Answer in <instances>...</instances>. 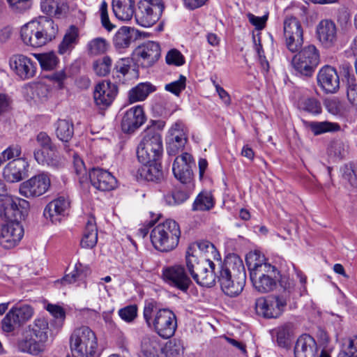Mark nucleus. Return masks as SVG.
Listing matches in <instances>:
<instances>
[{
    "mask_svg": "<svg viewBox=\"0 0 357 357\" xmlns=\"http://www.w3.org/2000/svg\"><path fill=\"white\" fill-rule=\"evenodd\" d=\"M264 261V257L258 251L251 252L246 257L252 286L261 294L273 291L283 278L275 266Z\"/></svg>",
    "mask_w": 357,
    "mask_h": 357,
    "instance_id": "f257e3e1",
    "label": "nucleus"
},
{
    "mask_svg": "<svg viewBox=\"0 0 357 357\" xmlns=\"http://www.w3.org/2000/svg\"><path fill=\"white\" fill-rule=\"evenodd\" d=\"M246 273L243 261L236 255L227 257L220 266L218 282L227 296L239 295L245 284Z\"/></svg>",
    "mask_w": 357,
    "mask_h": 357,
    "instance_id": "f03ea898",
    "label": "nucleus"
},
{
    "mask_svg": "<svg viewBox=\"0 0 357 357\" xmlns=\"http://www.w3.org/2000/svg\"><path fill=\"white\" fill-rule=\"evenodd\" d=\"M195 245L188 248L185 253V264L192 278L199 286L211 287L215 284L219 275L220 266L210 259H199L195 254Z\"/></svg>",
    "mask_w": 357,
    "mask_h": 357,
    "instance_id": "7ed1b4c3",
    "label": "nucleus"
},
{
    "mask_svg": "<svg viewBox=\"0 0 357 357\" xmlns=\"http://www.w3.org/2000/svg\"><path fill=\"white\" fill-rule=\"evenodd\" d=\"M143 315L148 327L161 337L168 339L174 335L177 320L172 310L167 308L155 310L154 305L150 303L145 305Z\"/></svg>",
    "mask_w": 357,
    "mask_h": 357,
    "instance_id": "20e7f679",
    "label": "nucleus"
},
{
    "mask_svg": "<svg viewBox=\"0 0 357 357\" xmlns=\"http://www.w3.org/2000/svg\"><path fill=\"white\" fill-rule=\"evenodd\" d=\"M49 324L45 318L35 319L28 326L24 337L18 342V349L24 353L37 355L44 349V343L48 339Z\"/></svg>",
    "mask_w": 357,
    "mask_h": 357,
    "instance_id": "39448f33",
    "label": "nucleus"
},
{
    "mask_svg": "<svg viewBox=\"0 0 357 357\" xmlns=\"http://www.w3.org/2000/svg\"><path fill=\"white\" fill-rule=\"evenodd\" d=\"M69 343L72 354L77 357H99L100 355L96 335L89 326L75 328L70 336Z\"/></svg>",
    "mask_w": 357,
    "mask_h": 357,
    "instance_id": "423d86ee",
    "label": "nucleus"
},
{
    "mask_svg": "<svg viewBox=\"0 0 357 357\" xmlns=\"http://www.w3.org/2000/svg\"><path fill=\"white\" fill-rule=\"evenodd\" d=\"M180 237V226L172 219H167L157 225L150 234L153 247L161 252H169L175 249Z\"/></svg>",
    "mask_w": 357,
    "mask_h": 357,
    "instance_id": "0eeeda50",
    "label": "nucleus"
},
{
    "mask_svg": "<svg viewBox=\"0 0 357 357\" xmlns=\"http://www.w3.org/2000/svg\"><path fill=\"white\" fill-rule=\"evenodd\" d=\"M162 153L163 145L161 134H158L151 129H146L137 149L139 161L142 164L158 162Z\"/></svg>",
    "mask_w": 357,
    "mask_h": 357,
    "instance_id": "6e6552de",
    "label": "nucleus"
},
{
    "mask_svg": "<svg viewBox=\"0 0 357 357\" xmlns=\"http://www.w3.org/2000/svg\"><path fill=\"white\" fill-rule=\"evenodd\" d=\"M165 8L164 0H140L135 10L136 22L144 27H150L161 17Z\"/></svg>",
    "mask_w": 357,
    "mask_h": 357,
    "instance_id": "1a4fd4ad",
    "label": "nucleus"
},
{
    "mask_svg": "<svg viewBox=\"0 0 357 357\" xmlns=\"http://www.w3.org/2000/svg\"><path fill=\"white\" fill-rule=\"evenodd\" d=\"M320 61L319 52L314 45H307L294 56L291 64L301 75L311 77Z\"/></svg>",
    "mask_w": 357,
    "mask_h": 357,
    "instance_id": "9d476101",
    "label": "nucleus"
},
{
    "mask_svg": "<svg viewBox=\"0 0 357 357\" xmlns=\"http://www.w3.org/2000/svg\"><path fill=\"white\" fill-rule=\"evenodd\" d=\"M33 314V307L28 304L17 303L6 314L1 321L6 332H12L15 328L28 321Z\"/></svg>",
    "mask_w": 357,
    "mask_h": 357,
    "instance_id": "9b49d317",
    "label": "nucleus"
},
{
    "mask_svg": "<svg viewBox=\"0 0 357 357\" xmlns=\"http://www.w3.org/2000/svg\"><path fill=\"white\" fill-rule=\"evenodd\" d=\"M164 280L171 287L183 292H187L192 284V280L183 266L176 264L163 268Z\"/></svg>",
    "mask_w": 357,
    "mask_h": 357,
    "instance_id": "f8f14e48",
    "label": "nucleus"
},
{
    "mask_svg": "<svg viewBox=\"0 0 357 357\" xmlns=\"http://www.w3.org/2000/svg\"><path fill=\"white\" fill-rule=\"evenodd\" d=\"M50 186V179L45 173L32 176L29 180L21 183L20 193L26 197H36L45 194Z\"/></svg>",
    "mask_w": 357,
    "mask_h": 357,
    "instance_id": "ddd939ff",
    "label": "nucleus"
},
{
    "mask_svg": "<svg viewBox=\"0 0 357 357\" xmlns=\"http://www.w3.org/2000/svg\"><path fill=\"white\" fill-rule=\"evenodd\" d=\"M161 54L160 45L153 41H148L138 46L134 52L135 59L142 68L153 66Z\"/></svg>",
    "mask_w": 357,
    "mask_h": 357,
    "instance_id": "4468645a",
    "label": "nucleus"
},
{
    "mask_svg": "<svg viewBox=\"0 0 357 357\" xmlns=\"http://www.w3.org/2000/svg\"><path fill=\"white\" fill-rule=\"evenodd\" d=\"M24 236V229L17 221L10 222L0 227V244L6 249L16 246Z\"/></svg>",
    "mask_w": 357,
    "mask_h": 357,
    "instance_id": "2eb2a0df",
    "label": "nucleus"
},
{
    "mask_svg": "<svg viewBox=\"0 0 357 357\" xmlns=\"http://www.w3.org/2000/svg\"><path fill=\"white\" fill-rule=\"evenodd\" d=\"M3 202L5 214L13 218V221L20 222L24 220L29 211V202L24 199L13 197L7 194Z\"/></svg>",
    "mask_w": 357,
    "mask_h": 357,
    "instance_id": "dca6fc26",
    "label": "nucleus"
},
{
    "mask_svg": "<svg viewBox=\"0 0 357 357\" xmlns=\"http://www.w3.org/2000/svg\"><path fill=\"white\" fill-rule=\"evenodd\" d=\"M10 68L22 79L33 78L37 70L36 63L23 54H14L9 59Z\"/></svg>",
    "mask_w": 357,
    "mask_h": 357,
    "instance_id": "f3484780",
    "label": "nucleus"
},
{
    "mask_svg": "<svg viewBox=\"0 0 357 357\" xmlns=\"http://www.w3.org/2000/svg\"><path fill=\"white\" fill-rule=\"evenodd\" d=\"M317 79L318 85L326 93H335L340 89L337 72L330 66H325L319 70Z\"/></svg>",
    "mask_w": 357,
    "mask_h": 357,
    "instance_id": "a211bd4d",
    "label": "nucleus"
},
{
    "mask_svg": "<svg viewBox=\"0 0 357 357\" xmlns=\"http://www.w3.org/2000/svg\"><path fill=\"white\" fill-rule=\"evenodd\" d=\"M118 93L116 84L110 80L99 83L94 91V100L100 108L105 109L109 106Z\"/></svg>",
    "mask_w": 357,
    "mask_h": 357,
    "instance_id": "6ab92c4d",
    "label": "nucleus"
},
{
    "mask_svg": "<svg viewBox=\"0 0 357 357\" xmlns=\"http://www.w3.org/2000/svg\"><path fill=\"white\" fill-rule=\"evenodd\" d=\"M145 120L142 107H132L123 114L121 123V129L125 133H132L144 123Z\"/></svg>",
    "mask_w": 357,
    "mask_h": 357,
    "instance_id": "aec40b11",
    "label": "nucleus"
},
{
    "mask_svg": "<svg viewBox=\"0 0 357 357\" xmlns=\"http://www.w3.org/2000/svg\"><path fill=\"white\" fill-rule=\"evenodd\" d=\"M167 142V151L169 155H176L182 151L186 142L187 137L181 122H176L169 130Z\"/></svg>",
    "mask_w": 357,
    "mask_h": 357,
    "instance_id": "412c9836",
    "label": "nucleus"
},
{
    "mask_svg": "<svg viewBox=\"0 0 357 357\" xmlns=\"http://www.w3.org/2000/svg\"><path fill=\"white\" fill-rule=\"evenodd\" d=\"M138 72L130 58L119 59L114 65L112 79L115 84H124L137 77Z\"/></svg>",
    "mask_w": 357,
    "mask_h": 357,
    "instance_id": "4be33fe9",
    "label": "nucleus"
},
{
    "mask_svg": "<svg viewBox=\"0 0 357 357\" xmlns=\"http://www.w3.org/2000/svg\"><path fill=\"white\" fill-rule=\"evenodd\" d=\"M318 347L315 340L307 334L301 335L294 347L295 357H316ZM319 357H330L329 354L322 351Z\"/></svg>",
    "mask_w": 357,
    "mask_h": 357,
    "instance_id": "5701e85b",
    "label": "nucleus"
},
{
    "mask_svg": "<svg viewBox=\"0 0 357 357\" xmlns=\"http://www.w3.org/2000/svg\"><path fill=\"white\" fill-rule=\"evenodd\" d=\"M91 185L101 191L114 190L116 185V178L108 171L101 168H93L89 174Z\"/></svg>",
    "mask_w": 357,
    "mask_h": 357,
    "instance_id": "b1692460",
    "label": "nucleus"
},
{
    "mask_svg": "<svg viewBox=\"0 0 357 357\" xmlns=\"http://www.w3.org/2000/svg\"><path fill=\"white\" fill-rule=\"evenodd\" d=\"M70 201L63 196L50 202L45 208L43 215L52 223L60 222L62 217L68 215Z\"/></svg>",
    "mask_w": 357,
    "mask_h": 357,
    "instance_id": "393cba45",
    "label": "nucleus"
},
{
    "mask_svg": "<svg viewBox=\"0 0 357 357\" xmlns=\"http://www.w3.org/2000/svg\"><path fill=\"white\" fill-rule=\"evenodd\" d=\"M192 162V157L188 153H183L175 158L172 171L175 178L182 183H185L190 180L192 176L191 165Z\"/></svg>",
    "mask_w": 357,
    "mask_h": 357,
    "instance_id": "a878e982",
    "label": "nucleus"
},
{
    "mask_svg": "<svg viewBox=\"0 0 357 357\" xmlns=\"http://www.w3.org/2000/svg\"><path fill=\"white\" fill-rule=\"evenodd\" d=\"M28 167L26 160L21 158L14 159L3 168V178L10 183L20 181L26 176Z\"/></svg>",
    "mask_w": 357,
    "mask_h": 357,
    "instance_id": "bb28decb",
    "label": "nucleus"
},
{
    "mask_svg": "<svg viewBox=\"0 0 357 357\" xmlns=\"http://www.w3.org/2000/svg\"><path fill=\"white\" fill-rule=\"evenodd\" d=\"M255 310L257 314L267 319L277 318L284 311L273 296L266 298L261 297L257 299Z\"/></svg>",
    "mask_w": 357,
    "mask_h": 357,
    "instance_id": "cd10ccee",
    "label": "nucleus"
},
{
    "mask_svg": "<svg viewBox=\"0 0 357 357\" xmlns=\"http://www.w3.org/2000/svg\"><path fill=\"white\" fill-rule=\"evenodd\" d=\"M20 36L23 43L33 47H40L45 44L33 20L22 26Z\"/></svg>",
    "mask_w": 357,
    "mask_h": 357,
    "instance_id": "c85d7f7f",
    "label": "nucleus"
},
{
    "mask_svg": "<svg viewBox=\"0 0 357 357\" xmlns=\"http://www.w3.org/2000/svg\"><path fill=\"white\" fill-rule=\"evenodd\" d=\"M112 6L114 15L121 21H129L135 17V0H112Z\"/></svg>",
    "mask_w": 357,
    "mask_h": 357,
    "instance_id": "c756f323",
    "label": "nucleus"
},
{
    "mask_svg": "<svg viewBox=\"0 0 357 357\" xmlns=\"http://www.w3.org/2000/svg\"><path fill=\"white\" fill-rule=\"evenodd\" d=\"M33 22L45 40V44L56 38L58 33V26L51 18L46 16H40L37 20H33Z\"/></svg>",
    "mask_w": 357,
    "mask_h": 357,
    "instance_id": "7c9ffc66",
    "label": "nucleus"
},
{
    "mask_svg": "<svg viewBox=\"0 0 357 357\" xmlns=\"http://www.w3.org/2000/svg\"><path fill=\"white\" fill-rule=\"evenodd\" d=\"M319 40L326 47L331 46L336 40V26L328 20H321L317 27Z\"/></svg>",
    "mask_w": 357,
    "mask_h": 357,
    "instance_id": "2f4dec72",
    "label": "nucleus"
},
{
    "mask_svg": "<svg viewBox=\"0 0 357 357\" xmlns=\"http://www.w3.org/2000/svg\"><path fill=\"white\" fill-rule=\"evenodd\" d=\"M33 156L37 162L52 168H59L62 165L57 146L54 150H34Z\"/></svg>",
    "mask_w": 357,
    "mask_h": 357,
    "instance_id": "473e14b6",
    "label": "nucleus"
},
{
    "mask_svg": "<svg viewBox=\"0 0 357 357\" xmlns=\"http://www.w3.org/2000/svg\"><path fill=\"white\" fill-rule=\"evenodd\" d=\"M137 176L148 181L160 182L163 179L160 163L152 162L143 164L137 170Z\"/></svg>",
    "mask_w": 357,
    "mask_h": 357,
    "instance_id": "72a5a7b5",
    "label": "nucleus"
},
{
    "mask_svg": "<svg viewBox=\"0 0 357 357\" xmlns=\"http://www.w3.org/2000/svg\"><path fill=\"white\" fill-rule=\"evenodd\" d=\"M141 351L146 357H160L163 347L155 335H145L141 342Z\"/></svg>",
    "mask_w": 357,
    "mask_h": 357,
    "instance_id": "f704fd0d",
    "label": "nucleus"
},
{
    "mask_svg": "<svg viewBox=\"0 0 357 357\" xmlns=\"http://www.w3.org/2000/svg\"><path fill=\"white\" fill-rule=\"evenodd\" d=\"M55 133L57 138L64 142V149L66 152H69L70 149L67 143L72 139L74 135L73 123L66 119H59L55 123Z\"/></svg>",
    "mask_w": 357,
    "mask_h": 357,
    "instance_id": "c9c22d12",
    "label": "nucleus"
},
{
    "mask_svg": "<svg viewBox=\"0 0 357 357\" xmlns=\"http://www.w3.org/2000/svg\"><path fill=\"white\" fill-rule=\"evenodd\" d=\"M280 285L282 288V290L275 296H273L277 303L279 304L283 310L287 305V302L289 301L294 293V282L292 280L283 276L280 280Z\"/></svg>",
    "mask_w": 357,
    "mask_h": 357,
    "instance_id": "e433bc0d",
    "label": "nucleus"
},
{
    "mask_svg": "<svg viewBox=\"0 0 357 357\" xmlns=\"http://www.w3.org/2000/svg\"><path fill=\"white\" fill-rule=\"evenodd\" d=\"M303 126L309 128L314 135H319L328 132H335L340 130V126L337 123L329 121H302Z\"/></svg>",
    "mask_w": 357,
    "mask_h": 357,
    "instance_id": "4c0bfd02",
    "label": "nucleus"
},
{
    "mask_svg": "<svg viewBox=\"0 0 357 357\" xmlns=\"http://www.w3.org/2000/svg\"><path fill=\"white\" fill-rule=\"evenodd\" d=\"M41 9L47 15L60 17L68 9L66 0H41Z\"/></svg>",
    "mask_w": 357,
    "mask_h": 357,
    "instance_id": "58836bf2",
    "label": "nucleus"
},
{
    "mask_svg": "<svg viewBox=\"0 0 357 357\" xmlns=\"http://www.w3.org/2000/svg\"><path fill=\"white\" fill-rule=\"evenodd\" d=\"M98 230L93 218H90L86 225L81 246L84 248H93L97 243Z\"/></svg>",
    "mask_w": 357,
    "mask_h": 357,
    "instance_id": "ea45409f",
    "label": "nucleus"
},
{
    "mask_svg": "<svg viewBox=\"0 0 357 357\" xmlns=\"http://www.w3.org/2000/svg\"><path fill=\"white\" fill-rule=\"evenodd\" d=\"M78 29L75 26H70L64 35L62 42L59 45V52L63 54L71 51L78 43Z\"/></svg>",
    "mask_w": 357,
    "mask_h": 357,
    "instance_id": "a19ab883",
    "label": "nucleus"
},
{
    "mask_svg": "<svg viewBox=\"0 0 357 357\" xmlns=\"http://www.w3.org/2000/svg\"><path fill=\"white\" fill-rule=\"evenodd\" d=\"M284 37H303V31L300 21L293 16L287 17L284 21Z\"/></svg>",
    "mask_w": 357,
    "mask_h": 357,
    "instance_id": "79ce46f5",
    "label": "nucleus"
},
{
    "mask_svg": "<svg viewBox=\"0 0 357 357\" xmlns=\"http://www.w3.org/2000/svg\"><path fill=\"white\" fill-rule=\"evenodd\" d=\"M132 31L133 29L128 26L120 28L114 37V47L118 50L128 47L132 39Z\"/></svg>",
    "mask_w": 357,
    "mask_h": 357,
    "instance_id": "37998d69",
    "label": "nucleus"
},
{
    "mask_svg": "<svg viewBox=\"0 0 357 357\" xmlns=\"http://www.w3.org/2000/svg\"><path fill=\"white\" fill-rule=\"evenodd\" d=\"M154 90V87L151 84H139L129 91V100L130 102L144 100Z\"/></svg>",
    "mask_w": 357,
    "mask_h": 357,
    "instance_id": "c03bdc74",
    "label": "nucleus"
},
{
    "mask_svg": "<svg viewBox=\"0 0 357 357\" xmlns=\"http://www.w3.org/2000/svg\"><path fill=\"white\" fill-rule=\"evenodd\" d=\"M108 47V42L100 37L92 39L87 44L88 53L92 56H98L105 53Z\"/></svg>",
    "mask_w": 357,
    "mask_h": 357,
    "instance_id": "a18cd8bd",
    "label": "nucleus"
},
{
    "mask_svg": "<svg viewBox=\"0 0 357 357\" xmlns=\"http://www.w3.org/2000/svg\"><path fill=\"white\" fill-rule=\"evenodd\" d=\"M212 195L207 192H202L197 197L192 205L193 211H208L213 206Z\"/></svg>",
    "mask_w": 357,
    "mask_h": 357,
    "instance_id": "49530a36",
    "label": "nucleus"
},
{
    "mask_svg": "<svg viewBox=\"0 0 357 357\" xmlns=\"http://www.w3.org/2000/svg\"><path fill=\"white\" fill-rule=\"evenodd\" d=\"M34 56L38 61L40 67L44 70H52L56 68L59 59L53 52L35 54Z\"/></svg>",
    "mask_w": 357,
    "mask_h": 357,
    "instance_id": "de8ad7c7",
    "label": "nucleus"
},
{
    "mask_svg": "<svg viewBox=\"0 0 357 357\" xmlns=\"http://www.w3.org/2000/svg\"><path fill=\"white\" fill-rule=\"evenodd\" d=\"M300 108L312 115H318L322 112L320 101L315 98H307L300 101Z\"/></svg>",
    "mask_w": 357,
    "mask_h": 357,
    "instance_id": "09e8293b",
    "label": "nucleus"
},
{
    "mask_svg": "<svg viewBox=\"0 0 357 357\" xmlns=\"http://www.w3.org/2000/svg\"><path fill=\"white\" fill-rule=\"evenodd\" d=\"M112 66V59L108 56H105L93 62V68L97 75L105 77L110 73Z\"/></svg>",
    "mask_w": 357,
    "mask_h": 357,
    "instance_id": "8fccbe9b",
    "label": "nucleus"
},
{
    "mask_svg": "<svg viewBox=\"0 0 357 357\" xmlns=\"http://www.w3.org/2000/svg\"><path fill=\"white\" fill-rule=\"evenodd\" d=\"M189 192L185 189L176 188L172 193L165 196V202L169 205L180 204L187 200Z\"/></svg>",
    "mask_w": 357,
    "mask_h": 357,
    "instance_id": "3c124183",
    "label": "nucleus"
},
{
    "mask_svg": "<svg viewBox=\"0 0 357 357\" xmlns=\"http://www.w3.org/2000/svg\"><path fill=\"white\" fill-rule=\"evenodd\" d=\"M347 146L341 140H335L331 142L328 152L331 156L337 159H342L347 153Z\"/></svg>",
    "mask_w": 357,
    "mask_h": 357,
    "instance_id": "603ef678",
    "label": "nucleus"
},
{
    "mask_svg": "<svg viewBox=\"0 0 357 357\" xmlns=\"http://www.w3.org/2000/svg\"><path fill=\"white\" fill-rule=\"evenodd\" d=\"M36 142L38 146L35 150H50L52 151L56 145L53 142L51 137L47 132L41 131L36 136Z\"/></svg>",
    "mask_w": 357,
    "mask_h": 357,
    "instance_id": "864d4df0",
    "label": "nucleus"
},
{
    "mask_svg": "<svg viewBox=\"0 0 357 357\" xmlns=\"http://www.w3.org/2000/svg\"><path fill=\"white\" fill-rule=\"evenodd\" d=\"M342 177L351 185L357 188V166L353 164L344 165L342 168Z\"/></svg>",
    "mask_w": 357,
    "mask_h": 357,
    "instance_id": "5fc2aeb1",
    "label": "nucleus"
},
{
    "mask_svg": "<svg viewBox=\"0 0 357 357\" xmlns=\"http://www.w3.org/2000/svg\"><path fill=\"white\" fill-rule=\"evenodd\" d=\"M32 98L35 100H44L47 98L49 89L43 83H35L30 86Z\"/></svg>",
    "mask_w": 357,
    "mask_h": 357,
    "instance_id": "6e6d98bb",
    "label": "nucleus"
},
{
    "mask_svg": "<svg viewBox=\"0 0 357 357\" xmlns=\"http://www.w3.org/2000/svg\"><path fill=\"white\" fill-rule=\"evenodd\" d=\"M119 317L126 322L133 321L137 316V306L136 305H127L119 310Z\"/></svg>",
    "mask_w": 357,
    "mask_h": 357,
    "instance_id": "4d7b16f0",
    "label": "nucleus"
},
{
    "mask_svg": "<svg viewBox=\"0 0 357 357\" xmlns=\"http://www.w3.org/2000/svg\"><path fill=\"white\" fill-rule=\"evenodd\" d=\"M165 60L168 65L176 66H181L185 63L184 56L176 49H172L167 52Z\"/></svg>",
    "mask_w": 357,
    "mask_h": 357,
    "instance_id": "13d9d810",
    "label": "nucleus"
},
{
    "mask_svg": "<svg viewBox=\"0 0 357 357\" xmlns=\"http://www.w3.org/2000/svg\"><path fill=\"white\" fill-rule=\"evenodd\" d=\"M277 342L278 344L281 347H286L289 344V327L288 325H284L278 328L275 330Z\"/></svg>",
    "mask_w": 357,
    "mask_h": 357,
    "instance_id": "bf43d9fd",
    "label": "nucleus"
},
{
    "mask_svg": "<svg viewBox=\"0 0 357 357\" xmlns=\"http://www.w3.org/2000/svg\"><path fill=\"white\" fill-rule=\"evenodd\" d=\"M324 105L327 111L333 115L341 114L344 110L341 101L337 98L326 99Z\"/></svg>",
    "mask_w": 357,
    "mask_h": 357,
    "instance_id": "052dcab7",
    "label": "nucleus"
},
{
    "mask_svg": "<svg viewBox=\"0 0 357 357\" xmlns=\"http://www.w3.org/2000/svg\"><path fill=\"white\" fill-rule=\"evenodd\" d=\"M185 77L181 75L178 80L166 84L165 89L176 96H178L185 88Z\"/></svg>",
    "mask_w": 357,
    "mask_h": 357,
    "instance_id": "680f3d73",
    "label": "nucleus"
},
{
    "mask_svg": "<svg viewBox=\"0 0 357 357\" xmlns=\"http://www.w3.org/2000/svg\"><path fill=\"white\" fill-rule=\"evenodd\" d=\"M347 98L354 105L357 106V83L354 78H347Z\"/></svg>",
    "mask_w": 357,
    "mask_h": 357,
    "instance_id": "e2e57ef3",
    "label": "nucleus"
},
{
    "mask_svg": "<svg viewBox=\"0 0 357 357\" xmlns=\"http://www.w3.org/2000/svg\"><path fill=\"white\" fill-rule=\"evenodd\" d=\"M284 39L286 47L289 52L295 53L302 48L303 37H289L284 38Z\"/></svg>",
    "mask_w": 357,
    "mask_h": 357,
    "instance_id": "0e129e2a",
    "label": "nucleus"
},
{
    "mask_svg": "<svg viewBox=\"0 0 357 357\" xmlns=\"http://www.w3.org/2000/svg\"><path fill=\"white\" fill-rule=\"evenodd\" d=\"M46 309L55 319H56L60 322V324L62 325L66 318V312L64 309L59 305L54 304H48Z\"/></svg>",
    "mask_w": 357,
    "mask_h": 357,
    "instance_id": "69168bd1",
    "label": "nucleus"
},
{
    "mask_svg": "<svg viewBox=\"0 0 357 357\" xmlns=\"http://www.w3.org/2000/svg\"><path fill=\"white\" fill-rule=\"evenodd\" d=\"M168 348L172 356L178 357L183 354L184 348L180 340H173L170 341Z\"/></svg>",
    "mask_w": 357,
    "mask_h": 357,
    "instance_id": "338daca9",
    "label": "nucleus"
},
{
    "mask_svg": "<svg viewBox=\"0 0 357 357\" xmlns=\"http://www.w3.org/2000/svg\"><path fill=\"white\" fill-rule=\"evenodd\" d=\"M249 22L255 26L258 30H261L265 27L266 22L268 20V15H265L261 17L255 16L253 14L249 13L248 15Z\"/></svg>",
    "mask_w": 357,
    "mask_h": 357,
    "instance_id": "774afa93",
    "label": "nucleus"
}]
</instances>
